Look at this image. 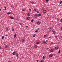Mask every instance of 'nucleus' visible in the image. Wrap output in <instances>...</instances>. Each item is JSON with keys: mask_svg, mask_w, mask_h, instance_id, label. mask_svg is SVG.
Segmentation results:
<instances>
[{"mask_svg": "<svg viewBox=\"0 0 62 62\" xmlns=\"http://www.w3.org/2000/svg\"><path fill=\"white\" fill-rule=\"evenodd\" d=\"M55 49H56V50H58V47L56 46L55 47Z\"/></svg>", "mask_w": 62, "mask_h": 62, "instance_id": "nucleus-9", "label": "nucleus"}, {"mask_svg": "<svg viewBox=\"0 0 62 62\" xmlns=\"http://www.w3.org/2000/svg\"><path fill=\"white\" fill-rule=\"evenodd\" d=\"M38 32H39V31H38V30H36L35 31V32L36 33H38Z\"/></svg>", "mask_w": 62, "mask_h": 62, "instance_id": "nucleus-19", "label": "nucleus"}, {"mask_svg": "<svg viewBox=\"0 0 62 62\" xmlns=\"http://www.w3.org/2000/svg\"><path fill=\"white\" fill-rule=\"evenodd\" d=\"M51 36H50V37H49V38H50V39H51Z\"/></svg>", "mask_w": 62, "mask_h": 62, "instance_id": "nucleus-52", "label": "nucleus"}, {"mask_svg": "<svg viewBox=\"0 0 62 62\" xmlns=\"http://www.w3.org/2000/svg\"><path fill=\"white\" fill-rule=\"evenodd\" d=\"M1 49V46H0V50Z\"/></svg>", "mask_w": 62, "mask_h": 62, "instance_id": "nucleus-54", "label": "nucleus"}, {"mask_svg": "<svg viewBox=\"0 0 62 62\" xmlns=\"http://www.w3.org/2000/svg\"><path fill=\"white\" fill-rule=\"evenodd\" d=\"M53 34H55V31H53Z\"/></svg>", "mask_w": 62, "mask_h": 62, "instance_id": "nucleus-20", "label": "nucleus"}, {"mask_svg": "<svg viewBox=\"0 0 62 62\" xmlns=\"http://www.w3.org/2000/svg\"><path fill=\"white\" fill-rule=\"evenodd\" d=\"M1 9H0V11H1Z\"/></svg>", "mask_w": 62, "mask_h": 62, "instance_id": "nucleus-59", "label": "nucleus"}, {"mask_svg": "<svg viewBox=\"0 0 62 62\" xmlns=\"http://www.w3.org/2000/svg\"><path fill=\"white\" fill-rule=\"evenodd\" d=\"M38 15L35 14L34 16L35 18H37V17H38Z\"/></svg>", "mask_w": 62, "mask_h": 62, "instance_id": "nucleus-4", "label": "nucleus"}, {"mask_svg": "<svg viewBox=\"0 0 62 62\" xmlns=\"http://www.w3.org/2000/svg\"><path fill=\"white\" fill-rule=\"evenodd\" d=\"M13 6H12V5H11V7H12V8H13Z\"/></svg>", "mask_w": 62, "mask_h": 62, "instance_id": "nucleus-55", "label": "nucleus"}, {"mask_svg": "<svg viewBox=\"0 0 62 62\" xmlns=\"http://www.w3.org/2000/svg\"><path fill=\"white\" fill-rule=\"evenodd\" d=\"M62 1H61L60 2V4H61V3H62Z\"/></svg>", "mask_w": 62, "mask_h": 62, "instance_id": "nucleus-38", "label": "nucleus"}, {"mask_svg": "<svg viewBox=\"0 0 62 62\" xmlns=\"http://www.w3.org/2000/svg\"><path fill=\"white\" fill-rule=\"evenodd\" d=\"M50 31H51V32H53V30H51Z\"/></svg>", "mask_w": 62, "mask_h": 62, "instance_id": "nucleus-40", "label": "nucleus"}, {"mask_svg": "<svg viewBox=\"0 0 62 62\" xmlns=\"http://www.w3.org/2000/svg\"><path fill=\"white\" fill-rule=\"evenodd\" d=\"M40 23H41V22H40V21H38L37 22V24H40Z\"/></svg>", "mask_w": 62, "mask_h": 62, "instance_id": "nucleus-5", "label": "nucleus"}, {"mask_svg": "<svg viewBox=\"0 0 62 62\" xmlns=\"http://www.w3.org/2000/svg\"><path fill=\"white\" fill-rule=\"evenodd\" d=\"M26 27H28V26H26Z\"/></svg>", "mask_w": 62, "mask_h": 62, "instance_id": "nucleus-56", "label": "nucleus"}, {"mask_svg": "<svg viewBox=\"0 0 62 62\" xmlns=\"http://www.w3.org/2000/svg\"><path fill=\"white\" fill-rule=\"evenodd\" d=\"M4 36H3L2 38V39H4Z\"/></svg>", "mask_w": 62, "mask_h": 62, "instance_id": "nucleus-33", "label": "nucleus"}, {"mask_svg": "<svg viewBox=\"0 0 62 62\" xmlns=\"http://www.w3.org/2000/svg\"><path fill=\"white\" fill-rule=\"evenodd\" d=\"M46 49H47V50H48V49H49V48H46Z\"/></svg>", "mask_w": 62, "mask_h": 62, "instance_id": "nucleus-53", "label": "nucleus"}, {"mask_svg": "<svg viewBox=\"0 0 62 62\" xmlns=\"http://www.w3.org/2000/svg\"><path fill=\"white\" fill-rule=\"evenodd\" d=\"M10 19H14V17H12L11 16L10 17Z\"/></svg>", "mask_w": 62, "mask_h": 62, "instance_id": "nucleus-14", "label": "nucleus"}, {"mask_svg": "<svg viewBox=\"0 0 62 62\" xmlns=\"http://www.w3.org/2000/svg\"><path fill=\"white\" fill-rule=\"evenodd\" d=\"M33 21H34V19H32L31 21V23H33Z\"/></svg>", "mask_w": 62, "mask_h": 62, "instance_id": "nucleus-23", "label": "nucleus"}, {"mask_svg": "<svg viewBox=\"0 0 62 62\" xmlns=\"http://www.w3.org/2000/svg\"><path fill=\"white\" fill-rule=\"evenodd\" d=\"M8 62H11V61H9Z\"/></svg>", "mask_w": 62, "mask_h": 62, "instance_id": "nucleus-45", "label": "nucleus"}, {"mask_svg": "<svg viewBox=\"0 0 62 62\" xmlns=\"http://www.w3.org/2000/svg\"><path fill=\"white\" fill-rule=\"evenodd\" d=\"M27 15H28V16H30V13H28L27 14Z\"/></svg>", "mask_w": 62, "mask_h": 62, "instance_id": "nucleus-17", "label": "nucleus"}, {"mask_svg": "<svg viewBox=\"0 0 62 62\" xmlns=\"http://www.w3.org/2000/svg\"><path fill=\"white\" fill-rule=\"evenodd\" d=\"M36 61H37V62H39V60H37Z\"/></svg>", "mask_w": 62, "mask_h": 62, "instance_id": "nucleus-48", "label": "nucleus"}, {"mask_svg": "<svg viewBox=\"0 0 62 62\" xmlns=\"http://www.w3.org/2000/svg\"><path fill=\"white\" fill-rule=\"evenodd\" d=\"M15 54H16V52L15 51L13 52V55H14Z\"/></svg>", "mask_w": 62, "mask_h": 62, "instance_id": "nucleus-10", "label": "nucleus"}, {"mask_svg": "<svg viewBox=\"0 0 62 62\" xmlns=\"http://www.w3.org/2000/svg\"><path fill=\"white\" fill-rule=\"evenodd\" d=\"M29 10L30 11H31V9H30V8L29 9Z\"/></svg>", "mask_w": 62, "mask_h": 62, "instance_id": "nucleus-41", "label": "nucleus"}, {"mask_svg": "<svg viewBox=\"0 0 62 62\" xmlns=\"http://www.w3.org/2000/svg\"><path fill=\"white\" fill-rule=\"evenodd\" d=\"M16 34H15L14 35V38H16Z\"/></svg>", "mask_w": 62, "mask_h": 62, "instance_id": "nucleus-21", "label": "nucleus"}, {"mask_svg": "<svg viewBox=\"0 0 62 62\" xmlns=\"http://www.w3.org/2000/svg\"><path fill=\"white\" fill-rule=\"evenodd\" d=\"M31 4H34V2H33V1H32L31 2Z\"/></svg>", "mask_w": 62, "mask_h": 62, "instance_id": "nucleus-28", "label": "nucleus"}, {"mask_svg": "<svg viewBox=\"0 0 62 62\" xmlns=\"http://www.w3.org/2000/svg\"><path fill=\"white\" fill-rule=\"evenodd\" d=\"M43 58L44 59H45V57L44 56H43Z\"/></svg>", "mask_w": 62, "mask_h": 62, "instance_id": "nucleus-29", "label": "nucleus"}, {"mask_svg": "<svg viewBox=\"0 0 62 62\" xmlns=\"http://www.w3.org/2000/svg\"><path fill=\"white\" fill-rule=\"evenodd\" d=\"M37 29H38V30H39V28H38Z\"/></svg>", "mask_w": 62, "mask_h": 62, "instance_id": "nucleus-57", "label": "nucleus"}, {"mask_svg": "<svg viewBox=\"0 0 62 62\" xmlns=\"http://www.w3.org/2000/svg\"><path fill=\"white\" fill-rule=\"evenodd\" d=\"M56 19H57V21H58V20L59 21V19H58V18H56Z\"/></svg>", "mask_w": 62, "mask_h": 62, "instance_id": "nucleus-30", "label": "nucleus"}, {"mask_svg": "<svg viewBox=\"0 0 62 62\" xmlns=\"http://www.w3.org/2000/svg\"><path fill=\"white\" fill-rule=\"evenodd\" d=\"M34 11H37V9H36L35 8L34 9Z\"/></svg>", "mask_w": 62, "mask_h": 62, "instance_id": "nucleus-22", "label": "nucleus"}, {"mask_svg": "<svg viewBox=\"0 0 62 62\" xmlns=\"http://www.w3.org/2000/svg\"><path fill=\"white\" fill-rule=\"evenodd\" d=\"M40 62H43V60H42L40 61Z\"/></svg>", "mask_w": 62, "mask_h": 62, "instance_id": "nucleus-36", "label": "nucleus"}, {"mask_svg": "<svg viewBox=\"0 0 62 62\" xmlns=\"http://www.w3.org/2000/svg\"><path fill=\"white\" fill-rule=\"evenodd\" d=\"M43 12L44 13H46V10H43Z\"/></svg>", "mask_w": 62, "mask_h": 62, "instance_id": "nucleus-6", "label": "nucleus"}, {"mask_svg": "<svg viewBox=\"0 0 62 62\" xmlns=\"http://www.w3.org/2000/svg\"><path fill=\"white\" fill-rule=\"evenodd\" d=\"M18 53H16V57H18Z\"/></svg>", "mask_w": 62, "mask_h": 62, "instance_id": "nucleus-16", "label": "nucleus"}, {"mask_svg": "<svg viewBox=\"0 0 62 62\" xmlns=\"http://www.w3.org/2000/svg\"><path fill=\"white\" fill-rule=\"evenodd\" d=\"M22 41L23 42H25V39H22Z\"/></svg>", "mask_w": 62, "mask_h": 62, "instance_id": "nucleus-7", "label": "nucleus"}, {"mask_svg": "<svg viewBox=\"0 0 62 62\" xmlns=\"http://www.w3.org/2000/svg\"><path fill=\"white\" fill-rule=\"evenodd\" d=\"M16 20H17V21H18V20H19V19L18 18H17Z\"/></svg>", "mask_w": 62, "mask_h": 62, "instance_id": "nucleus-43", "label": "nucleus"}, {"mask_svg": "<svg viewBox=\"0 0 62 62\" xmlns=\"http://www.w3.org/2000/svg\"><path fill=\"white\" fill-rule=\"evenodd\" d=\"M30 17H27V19L28 20H30Z\"/></svg>", "mask_w": 62, "mask_h": 62, "instance_id": "nucleus-8", "label": "nucleus"}, {"mask_svg": "<svg viewBox=\"0 0 62 62\" xmlns=\"http://www.w3.org/2000/svg\"><path fill=\"white\" fill-rule=\"evenodd\" d=\"M16 44H19V42H18V41L16 42Z\"/></svg>", "mask_w": 62, "mask_h": 62, "instance_id": "nucleus-24", "label": "nucleus"}, {"mask_svg": "<svg viewBox=\"0 0 62 62\" xmlns=\"http://www.w3.org/2000/svg\"><path fill=\"white\" fill-rule=\"evenodd\" d=\"M55 37L56 39H57V36H56Z\"/></svg>", "mask_w": 62, "mask_h": 62, "instance_id": "nucleus-50", "label": "nucleus"}, {"mask_svg": "<svg viewBox=\"0 0 62 62\" xmlns=\"http://www.w3.org/2000/svg\"><path fill=\"white\" fill-rule=\"evenodd\" d=\"M33 37H35V35H34L33 36Z\"/></svg>", "mask_w": 62, "mask_h": 62, "instance_id": "nucleus-44", "label": "nucleus"}, {"mask_svg": "<svg viewBox=\"0 0 62 62\" xmlns=\"http://www.w3.org/2000/svg\"><path fill=\"white\" fill-rule=\"evenodd\" d=\"M42 42L43 44H44V45H46V44H47V43L45 41H43Z\"/></svg>", "mask_w": 62, "mask_h": 62, "instance_id": "nucleus-2", "label": "nucleus"}, {"mask_svg": "<svg viewBox=\"0 0 62 62\" xmlns=\"http://www.w3.org/2000/svg\"><path fill=\"white\" fill-rule=\"evenodd\" d=\"M44 37H47V35H45L44 36Z\"/></svg>", "mask_w": 62, "mask_h": 62, "instance_id": "nucleus-15", "label": "nucleus"}, {"mask_svg": "<svg viewBox=\"0 0 62 62\" xmlns=\"http://www.w3.org/2000/svg\"><path fill=\"white\" fill-rule=\"evenodd\" d=\"M60 21L61 22H62V19H60Z\"/></svg>", "mask_w": 62, "mask_h": 62, "instance_id": "nucleus-34", "label": "nucleus"}, {"mask_svg": "<svg viewBox=\"0 0 62 62\" xmlns=\"http://www.w3.org/2000/svg\"><path fill=\"white\" fill-rule=\"evenodd\" d=\"M38 47V46L37 45H35V48H37Z\"/></svg>", "mask_w": 62, "mask_h": 62, "instance_id": "nucleus-18", "label": "nucleus"}, {"mask_svg": "<svg viewBox=\"0 0 62 62\" xmlns=\"http://www.w3.org/2000/svg\"><path fill=\"white\" fill-rule=\"evenodd\" d=\"M12 31H14V29L13 28L12 29Z\"/></svg>", "mask_w": 62, "mask_h": 62, "instance_id": "nucleus-26", "label": "nucleus"}, {"mask_svg": "<svg viewBox=\"0 0 62 62\" xmlns=\"http://www.w3.org/2000/svg\"><path fill=\"white\" fill-rule=\"evenodd\" d=\"M4 8H5V10H7V8H6V7L5 6L4 7Z\"/></svg>", "mask_w": 62, "mask_h": 62, "instance_id": "nucleus-31", "label": "nucleus"}, {"mask_svg": "<svg viewBox=\"0 0 62 62\" xmlns=\"http://www.w3.org/2000/svg\"><path fill=\"white\" fill-rule=\"evenodd\" d=\"M54 50L53 49H51L50 50V52H54Z\"/></svg>", "mask_w": 62, "mask_h": 62, "instance_id": "nucleus-11", "label": "nucleus"}, {"mask_svg": "<svg viewBox=\"0 0 62 62\" xmlns=\"http://www.w3.org/2000/svg\"><path fill=\"white\" fill-rule=\"evenodd\" d=\"M8 14H10V12H8L7 13Z\"/></svg>", "mask_w": 62, "mask_h": 62, "instance_id": "nucleus-37", "label": "nucleus"}, {"mask_svg": "<svg viewBox=\"0 0 62 62\" xmlns=\"http://www.w3.org/2000/svg\"><path fill=\"white\" fill-rule=\"evenodd\" d=\"M51 28H52V27H49V29H51Z\"/></svg>", "mask_w": 62, "mask_h": 62, "instance_id": "nucleus-32", "label": "nucleus"}, {"mask_svg": "<svg viewBox=\"0 0 62 62\" xmlns=\"http://www.w3.org/2000/svg\"><path fill=\"white\" fill-rule=\"evenodd\" d=\"M49 56L50 57H53V54H51L49 55Z\"/></svg>", "mask_w": 62, "mask_h": 62, "instance_id": "nucleus-1", "label": "nucleus"}, {"mask_svg": "<svg viewBox=\"0 0 62 62\" xmlns=\"http://www.w3.org/2000/svg\"><path fill=\"white\" fill-rule=\"evenodd\" d=\"M61 31H62V27H61Z\"/></svg>", "mask_w": 62, "mask_h": 62, "instance_id": "nucleus-39", "label": "nucleus"}, {"mask_svg": "<svg viewBox=\"0 0 62 62\" xmlns=\"http://www.w3.org/2000/svg\"><path fill=\"white\" fill-rule=\"evenodd\" d=\"M36 44H39V42H37Z\"/></svg>", "mask_w": 62, "mask_h": 62, "instance_id": "nucleus-25", "label": "nucleus"}, {"mask_svg": "<svg viewBox=\"0 0 62 62\" xmlns=\"http://www.w3.org/2000/svg\"><path fill=\"white\" fill-rule=\"evenodd\" d=\"M47 42H48V40H46V42L47 43Z\"/></svg>", "mask_w": 62, "mask_h": 62, "instance_id": "nucleus-42", "label": "nucleus"}, {"mask_svg": "<svg viewBox=\"0 0 62 62\" xmlns=\"http://www.w3.org/2000/svg\"><path fill=\"white\" fill-rule=\"evenodd\" d=\"M6 37H8V35L7 34L6 35Z\"/></svg>", "mask_w": 62, "mask_h": 62, "instance_id": "nucleus-51", "label": "nucleus"}, {"mask_svg": "<svg viewBox=\"0 0 62 62\" xmlns=\"http://www.w3.org/2000/svg\"><path fill=\"white\" fill-rule=\"evenodd\" d=\"M22 11H24V10L23 9H22Z\"/></svg>", "mask_w": 62, "mask_h": 62, "instance_id": "nucleus-46", "label": "nucleus"}, {"mask_svg": "<svg viewBox=\"0 0 62 62\" xmlns=\"http://www.w3.org/2000/svg\"><path fill=\"white\" fill-rule=\"evenodd\" d=\"M60 52H61L60 50H59L58 52V54H60Z\"/></svg>", "mask_w": 62, "mask_h": 62, "instance_id": "nucleus-27", "label": "nucleus"}, {"mask_svg": "<svg viewBox=\"0 0 62 62\" xmlns=\"http://www.w3.org/2000/svg\"><path fill=\"white\" fill-rule=\"evenodd\" d=\"M41 16V14H39L38 15V16L39 17V16Z\"/></svg>", "mask_w": 62, "mask_h": 62, "instance_id": "nucleus-13", "label": "nucleus"}, {"mask_svg": "<svg viewBox=\"0 0 62 62\" xmlns=\"http://www.w3.org/2000/svg\"><path fill=\"white\" fill-rule=\"evenodd\" d=\"M61 37V38H62V35Z\"/></svg>", "mask_w": 62, "mask_h": 62, "instance_id": "nucleus-58", "label": "nucleus"}, {"mask_svg": "<svg viewBox=\"0 0 62 62\" xmlns=\"http://www.w3.org/2000/svg\"><path fill=\"white\" fill-rule=\"evenodd\" d=\"M9 47V46L8 45H6L4 47L5 48H8Z\"/></svg>", "mask_w": 62, "mask_h": 62, "instance_id": "nucleus-3", "label": "nucleus"}, {"mask_svg": "<svg viewBox=\"0 0 62 62\" xmlns=\"http://www.w3.org/2000/svg\"><path fill=\"white\" fill-rule=\"evenodd\" d=\"M49 0H46V3H48V2H49Z\"/></svg>", "mask_w": 62, "mask_h": 62, "instance_id": "nucleus-12", "label": "nucleus"}, {"mask_svg": "<svg viewBox=\"0 0 62 62\" xmlns=\"http://www.w3.org/2000/svg\"><path fill=\"white\" fill-rule=\"evenodd\" d=\"M37 12V13H39V12L38 11H36Z\"/></svg>", "mask_w": 62, "mask_h": 62, "instance_id": "nucleus-49", "label": "nucleus"}, {"mask_svg": "<svg viewBox=\"0 0 62 62\" xmlns=\"http://www.w3.org/2000/svg\"><path fill=\"white\" fill-rule=\"evenodd\" d=\"M6 31H8V28H6Z\"/></svg>", "mask_w": 62, "mask_h": 62, "instance_id": "nucleus-35", "label": "nucleus"}, {"mask_svg": "<svg viewBox=\"0 0 62 62\" xmlns=\"http://www.w3.org/2000/svg\"><path fill=\"white\" fill-rule=\"evenodd\" d=\"M51 44H53V42H51Z\"/></svg>", "mask_w": 62, "mask_h": 62, "instance_id": "nucleus-47", "label": "nucleus"}]
</instances>
